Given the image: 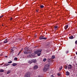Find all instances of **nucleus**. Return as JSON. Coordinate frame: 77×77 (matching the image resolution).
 <instances>
[{"label":"nucleus","instance_id":"f257e3e1","mask_svg":"<svg viewBox=\"0 0 77 77\" xmlns=\"http://www.w3.org/2000/svg\"><path fill=\"white\" fill-rule=\"evenodd\" d=\"M50 66V64H46L44 68L43 69V71L44 72H45L47 71L48 70V68L49 67V66Z\"/></svg>","mask_w":77,"mask_h":77},{"label":"nucleus","instance_id":"f03ea898","mask_svg":"<svg viewBox=\"0 0 77 77\" xmlns=\"http://www.w3.org/2000/svg\"><path fill=\"white\" fill-rule=\"evenodd\" d=\"M42 52V50H37L35 52V53L37 54V56H40Z\"/></svg>","mask_w":77,"mask_h":77},{"label":"nucleus","instance_id":"7ed1b4c3","mask_svg":"<svg viewBox=\"0 0 77 77\" xmlns=\"http://www.w3.org/2000/svg\"><path fill=\"white\" fill-rule=\"evenodd\" d=\"M36 62V59H33L30 60H29L28 62L30 64L32 63H35Z\"/></svg>","mask_w":77,"mask_h":77},{"label":"nucleus","instance_id":"20e7f679","mask_svg":"<svg viewBox=\"0 0 77 77\" xmlns=\"http://www.w3.org/2000/svg\"><path fill=\"white\" fill-rule=\"evenodd\" d=\"M30 77V72H28L26 73L25 77Z\"/></svg>","mask_w":77,"mask_h":77},{"label":"nucleus","instance_id":"39448f33","mask_svg":"<svg viewBox=\"0 0 77 77\" xmlns=\"http://www.w3.org/2000/svg\"><path fill=\"white\" fill-rule=\"evenodd\" d=\"M39 39L40 40H41L42 39H46L47 38L45 37H44V36H41L39 37Z\"/></svg>","mask_w":77,"mask_h":77},{"label":"nucleus","instance_id":"423d86ee","mask_svg":"<svg viewBox=\"0 0 77 77\" xmlns=\"http://www.w3.org/2000/svg\"><path fill=\"white\" fill-rule=\"evenodd\" d=\"M29 51H25L24 52V54H29V53H31Z\"/></svg>","mask_w":77,"mask_h":77},{"label":"nucleus","instance_id":"0eeeda50","mask_svg":"<svg viewBox=\"0 0 77 77\" xmlns=\"http://www.w3.org/2000/svg\"><path fill=\"white\" fill-rule=\"evenodd\" d=\"M72 67V65L71 64L69 65L68 66V69H71Z\"/></svg>","mask_w":77,"mask_h":77},{"label":"nucleus","instance_id":"6e6552de","mask_svg":"<svg viewBox=\"0 0 77 77\" xmlns=\"http://www.w3.org/2000/svg\"><path fill=\"white\" fill-rule=\"evenodd\" d=\"M32 56H33V54H30L28 56V57H32Z\"/></svg>","mask_w":77,"mask_h":77},{"label":"nucleus","instance_id":"1a4fd4ad","mask_svg":"<svg viewBox=\"0 0 77 77\" xmlns=\"http://www.w3.org/2000/svg\"><path fill=\"white\" fill-rule=\"evenodd\" d=\"M8 42V39H6L4 41V43H7Z\"/></svg>","mask_w":77,"mask_h":77},{"label":"nucleus","instance_id":"9d476101","mask_svg":"<svg viewBox=\"0 0 77 77\" xmlns=\"http://www.w3.org/2000/svg\"><path fill=\"white\" fill-rule=\"evenodd\" d=\"M66 75H69V72L68 71H67L66 72Z\"/></svg>","mask_w":77,"mask_h":77},{"label":"nucleus","instance_id":"9b49d317","mask_svg":"<svg viewBox=\"0 0 77 77\" xmlns=\"http://www.w3.org/2000/svg\"><path fill=\"white\" fill-rule=\"evenodd\" d=\"M38 66H35L34 67V69H36L38 68Z\"/></svg>","mask_w":77,"mask_h":77},{"label":"nucleus","instance_id":"f8f14e48","mask_svg":"<svg viewBox=\"0 0 77 77\" xmlns=\"http://www.w3.org/2000/svg\"><path fill=\"white\" fill-rule=\"evenodd\" d=\"M68 25H66L64 27V28L65 29H68Z\"/></svg>","mask_w":77,"mask_h":77},{"label":"nucleus","instance_id":"ddd939ff","mask_svg":"<svg viewBox=\"0 0 77 77\" xmlns=\"http://www.w3.org/2000/svg\"><path fill=\"white\" fill-rule=\"evenodd\" d=\"M13 66H16V65H17V63H13L12 64Z\"/></svg>","mask_w":77,"mask_h":77},{"label":"nucleus","instance_id":"4468645a","mask_svg":"<svg viewBox=\"0 0 77 77\" xmlns=\"http://www.w3.org/2000/svg\"><path fill=\"white\" fill-rule=\"evenodd\" d=\"M58 27V26H54V29H56V30H57V29Z\"/></svg>","mask_w":77,"mask_h":77},{"label":"nucleus","instance_id":"2eb2a0df","mask_svg":"<svg viewBox=\"0 0 77 77\" xmlns=\"http://www.w3.org/2000/svg\"><path fill=\"white\" fill-rule=\"evenodd\" d=\"M73 38H74V37L72 36L69 37V39H73Z\"/></svg>","mask_w":77,"mask_h":77},{"label":"nucleus","instance_id":"dca6fc26","mask_svg":"<svg viewBox=\"0 0 77 77\" xmlns=\"http://www.w3.org/2000/svg\"><path fill=\"white\" fill-rule=\"evenodd\" d=\"M8 65H9V64L8 63H5L4 66H8Z\"/></svg>","mask_w":77,"mask_h":77},{"label":"nucleus","instance_id":"f3484780","mask_svg":"<svg viewBox=\"0 0 77 77\" xmlns=\"http://www.w3.org/2000/svg\"><path fill=\"white\" fill-rule=\"evenodd\" d=\"M14 60L17 61L18 60V58L17 57H15L14 59Z\"/></svg>","mask_w":77,"mask_h":77},{"label":"nucleus","instance_id":"a211bd4d","mask_svg":"<svg viewBox=\"0 0 77 77\" xmlns=\"http://www.w3.org/2000/svg\"><path fill=\"white\" fill-rule=\"evenodd\" d=\"M0 72H4V70H3V69H1L0 70Z\"/></svg>","mask_w":77,"mask_h":77},{"label":"nucleus","instance_id":"6ab92c4d","mask_svg":"<svg viewBox=\"0 0 77 77\" xmlns=\"http://www.w3.org/2000/svg\"><path fill=\"white\" fill-rule=\"evenodd\" d=\"M52 59H54V58H55V56H54V55H53V56H52L51 57Z\"/></svg>","mask_w":77,"mask_h":77},{"label":"nucleus","instance_id":"aec40b11","mask_svg":"<svg viewBox=\"0 0 77 77\" xmlns=\"http://www.w3.org/2000/svg\"><path fill=\"white\" fill-rule=\"evenodd\" d=\"M48 62H50V61H51V59L48 58Z\"/></svg>","mask_w":77,"mask_h":77},{"label":"nucleus","instance_id":"412c9836","mask_svg":"<svg viewBox=\"0 0 77 77\" xmlns=\"http://www.w3.org/2000/svg\"><path fill=\"white\" fill-rule=\"evenodd\" d=\"M46 60H47V59L46 58H44L43 60V62H45V61Z\"/></svg>","mask_w":77,"mask_h":77},{"label":"nucleus","instance_id":"4be33fe9","mask_svg":"<svg viewBox=\"0 0 77 77\" xmlns=\"http://www.w3.org/2000/svg\"><path fill=\"white\" fill-rule=\"evenodd\" d=\"M64 68L65 69H67V68H68V66H67L66 65L65 66H64Z\"/></svg>","mask_w":77,"mask_h":77},{"label":"nucleus","instance_id":"5701e85b","mask_svg":"<svg viewBox=\"0 0 77 77\" xmlns=\"http://www.w3.org/2000/svg\"><path fill=\"white\" fill-rule=\"evenodd\" d=\"M40 8H44V6L43 5H40Z\"/></svg>","mask_w":77,"mask_h":77},{"label":"nucleus","instance_id":"b1692460","mask_svg":"<svg viewBox=\"0 0 77 77\" xmlns=\"http://www.w3.org/2000/svg\"><path fill=\"white\" fill-rule=\"evenodd\" d=\"M57 76H60V73H58L57 74Z\"/></svg>","mask_w":77,"mask_h":77},{"label":"nucleus","instance_id":"393cba45","mask_svg":"<svg viewBox=\"0 0 77 77\" xmlns=\"http://www.w3.org/2000/svg\"><path fill=\"white\" fill-rule=\"evenodd\" d=\"M62 69V66H61L60 68V70H61Z\"/></svg>","mask_w":77,"mask_h":77},{"label":"nucleus","instance_id":"a878e982","mask_svg":"<svg viewBox=\"0 0 77 77\" xmlns=\"http://www.w3.org/2000/svg\"><path fill=\"white\" fill-rule=\"evenodd\" d=\"M12 61H11L10 62H8V63H12Z\"/></svg>","mask_w":77,"mask_h":77},{"label":"nucleus","instance_id":"bb28decb","mask_svg":"<svg viewBox=\"0 0 77 77\" xmlns=\"http://www.w3.org/2000/svg\"><path fill=\"white\" fill-rule=\"evenodd\" d=\"M66 54H67L68 53H69V51H66Z\"/></svg>","mask_w":77,"mask_h":77},{"label":"nucleus","instance_id":"cd10ccee","mask_svg":"<svg viewBox=\"0 0 77 77\" xmlns=\"http://www.w3.org/2000/svg\"><path fill=\"white\" fill-rule=\"evenodd\" d=\"M75 44H77V40H76L75 41Z\"/></svg>","mask_w":77,"mask_h":77},{"label":"nucleus","instance_id":"c85d7f7f","mask_svg":"<svg viewBox=\"0 0 77 77\" xmlns=\"http://www.w3.org/2000/svg\"><path fill=\"white\" fill-rule=\"evenodd\" d=\"M12 17H11L10 18V20H12Z\"/></svg>","mask_w":77,"mask_h":77},{"label":"nucleus","instance_id":"c756f323","mask_svg":"<svg viewBox=\"0 0 77 77\" xmlns=\"http://www.w3.org/2000/svg\"><path fill=\"white\" fill-rule=\"evenodd\" d=\"M9 73H10V71H8L7 72V74H9Z\"/></svg>","mask_w":77,"mask_h":77},{"label":"nucleus","instance_id":"7c9ffc66","mask_svg":"<svg viewBox=\"0 0 77 77\" xmlns=\"http://www.w3.org/2000/svg\"><path fill=\"white\" fill-rule=\"evenodd\" d=\"M21 51H20L18 54V55H19L20 54V53H21Z\"/></svg>","mask_w":77,"mask_h":77},{"label":"nucleus","instance_id":"2f4dec72","mask_svg":"<svg viewBox=\"0 0 77 77\" xmlns=\"http://www.w3.org/2000/svg\"><path fill=\"white\" fill-rule=\"evenodd\" d=\"M3 17V16H0V18H2V17Z\"/></svg>","mask_w":77,"mask_h":77},{"label":"nucleus","instance_id":"473e14b6","mask_svg":"<svg viewBox=\"0 0 77 77\" xmlns=\"http://www.w3.org/2000/svg\"><path fill=\"white\" fill-rule=\"evenodd\" d=\"M36 11V12H38V10H37Z\"/></svg>","mask_w":77,"mask_h":77},{"label":"nucleus","instance_id":"72a5a7b5","mask_svg":"<svg viewBox=\"0 0 77 77\" xmlns=\"http://www.w3.org/2000/svg\"><path fill=\"white\" fill-rule=\"evenodd\" d=\"M51 77H54L53 76V75H52L51 76Z\"/></svg>","mask_w":77,"mask_h":77},{"label":"nucleus","instance_id":"f704fd0d","mask_svg":"<svg viewBox=\"0 0 77 77\" xmlns=\"http://www.w3.org/2000/svg\"><path fill=\"white\" fill-rule=\"evenodd\" d=\"M76 54L77 55V52H76Z\"/></svg>","mask_w":77,"mask_h":77},{"label":"nucleus","instance_id":"c9c22d12","mask_svg":"<svg viewBox=\"0 0 77 77\" xmlns=\"http://www.w3.org/2000/svg\"><path fill=\"white\" fill-rule=\"evenodd\" d=\"M5 57H8V56H5Z\"/></svg>","mask_w":77,"mask_h":77},{"label":"nucleus","instance_id":"e433bc0d","mask_svg":"<svg viewBox=\"0 0 77 77\" xmlns=\"http://www.w3.org/2000/svg\"><path fill=\"white\" fill-rule=\"evenodd\" d=\"M2 26H3L4 25H2Z\"/></svg>","mask_w":77,"mask_h":77}]
</instances>
